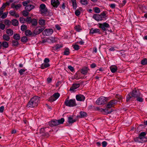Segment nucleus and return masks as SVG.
I'll return each mask as SVG.
<instances>
[{
    "label": "nucleus",
    "mask_w": 147,
    "mask_h": 147,
    "mask_svg": "<svg viewBox=\"0 0 147 147\" xmlns=\"http://www.w3.org/2000/svg\"><path fill=\"white\" fill-rule=\"evenodd\" d=\"M100 15L101 16V17H102V20L103 18H104L106 14L104 12H103L102 13H101Z\"/></svg>",
    "instance_id": "60"
},
{
    "label": "nucleus",
    "mask_w": 147,
    "mask_h": 147,
    "mask_svg": "<svg viewBox=\"0 0 147 147\" xmlns=\"http://www.w3.org/2000/svg\"><path fill=\"white\" fill-rule=\"evenodd\" d=\"M76 119H74L71 116L68 117V122L69 123H72L76 121Z\"/></svg>",
    "instance_id": "26"
},
{
    "label": "nucleus",
    "mask_w": 147,
    "mask_h": 147,
    "mask_svg": "<svg viewBox=\"0 0 147 147\" xmlns=\"http://www.w3.org/2000/svg\"><path fill=\"white\" fill-rule=\"evenodd\" d=\"M69 50L68 49H65V51L64 52V55H68L69 54Z\"/></svg>",
    "instance_id": "49"
},
{
    "label": "nucleus",
    "mask_w": 147,
    "mask_h": 147,
    "mask_svg": "<svg viewBox=\"0 0 147 147\" xmlns=\"http://www.w3.org/2000/svg\"><path fill=\"white\" fill-rule=\"evenodd\" d=\"M30 1V0H28L26 1L23 2H22L23 5L24 6H26L28 5V3Z\"/></svg>",
    "instance_id": "51"
},
{
    "label": "nucleus",
    "mask_w": 147,
    "mask_h": 147,
    "mask_svg": "<svg viewBox=\"0 0 147 147\" xmlns=\"http://www.w3.org/2000/svg\"><path fill=\"white\" fill-rule=\"evenodd\" d=\"M20 21L21 23H24L26 21V19L23 17H20Z\"/></svg>",
    "instance_id": "50"
},
{
    "label": "nucleus",
    "mask_w": 147,
    "mask_h": 147,
    "mask_svg": "<svg viewBox=\"0 0 147 147\" xmlns=\"http://www.w3.org/2000/svg\"><path fill=\"white\" fill-rule=\"evenodd\" d=\"M3 38L4 40L6 41H9L10 39L9 36L7 34H4L3 36Z\"/></svg>",
    "instance_id": "33"
},
{
    "label": "nucleus",
    "mask_w": 147,
    "mask_h": 147,
    "mask_svg": "<svg viewBox=\"0 0 147 147\" xmlns=\"http://www.w3.org/2000/svg\"><path fill=\"white\" fill-rule=\"evenodd\" d=\"M108 99L105 97L101 96L96 101V103L98 105H103L107 102Z\"/></svg>",
    "instance_id": "3"
},
{
    "label": "nucleus",
    "mask_w": 147,
    "mask_h": 147,
    "mask_svg": "<svg viewBox=\"0 0 147 147\" xmlns=\"http://www.w3.org/2000/svg\"><path fill=\"white\" fill-rule=\"evenodd\" d=\"M40 11L41 13L43 16H47L49 15V13L45 5L44 4H41L40 6Z\"/></svg>",
    "instance_id": "4"
},
{
    "label": "nucleus",
    "mask_w": 147,
    "mask_h": 147,
    "mask_svg": "<svg viewBox=\"0 0 147 147\" xmlns=\"http://www.w3.org/2000/svg\"><path fill=\"white\" fill-rule=\"evenodd\" d=\"M13 38L14 39L17 40H20V38L19 34H14L13 36Z\"/></svg>",
    "instance_id": "34"
},
{
    "label": "nucleus",
    "mask_w": 147,
    "mask_h": 147,
    "mask_svg": "<svg viewBox=\"0 0 147 147\" xmlns=\"http://www.w3.org/2000/svg\"><path fill=\"white\" fill-rule=\"evenodd\" d=\"M73 48L76 50H78L79 49V46L78 45H72Z\"/></svg>",
    "instance_id": "55"
},
{
    "label": "nucleus",
    "mask_w": 147,
    "mask_h": 147,
    "mask_svg": "<svg viewBox=\"0 0 147 147\" xmlns=\"http://www.w3.org/2000/svg\"><path fill=\"white\" fill-rule=\"evenodd\" d=\"M75 29L78 32H80L82 30V28L79 25H76L75 27Z\"/></svg>",
    "instance_id": "36"
},
{
    "label": "nucleus",
    "mask_w": 147,
    "mask_h": 147,
    "mask_svg": "<svg viewBox=\"0 0 147 147\" xmlns=\"http://www.w3.org/2000/svg\"><path fill=\"white\" fill-rule=\"evenodd\" d=\"M49 43H55L57 40L56 38L53 37H50L48 38Z\"/></svg>",
    "instance_id": "23"
},
{
    "label": "nucleus",
    "mask_w": 147,
    "mask_h": 147,
    "mask_svg": "<svg viewBox=\"0 0 147 147\" xmlns=\"http://www.w3.org/2000/svg\"><path fill=\"white\" fill-rule=\"evenodd\" d=\"M12 24L14 26H17L18 24V21L16 19H13L11 20Z\"/></svg>",
    "instance_id": "29"
},
{
    "label": "nucleus",
    "mask_w": 147,
    "mask_h": 147,
    "mask_svg": "<svg viewBox=\"0 0 147 147\" xmlns=\"http://www.w3.org/2000/svg\"><path fill=\"white\" fill-rule=\"evenodd\" d=\"M47 128L46 127L41 128L40 130V132L41 133H45L46 131L45 129Z\"/></svg>",
    "instance_id": "63"
},
{
    "label": "nucleus",
    "mask_w": 147,
    "mask_h": 147,
    "mask_svg": "<svg viewBox=\"0 0 147 147\" xmlns=\"http://www.w3.org/2000/svg\"><path fill=\"white\" fill-rule=\"evenodd\" d=\"M40 98L35 96L32 98L28 102L27 107H37L39 102Z\"/></svg>",
    "instance_id": "1"
},
{
    "label": "nucleus",
    "mask_w": 147,
    "mask_h": 147,
    "mask_svg": "<svg viewBox=\"0 0 147 147\" xmlns=\"http://www.w3.org/2000/svg\"><path fill=\"white\" fill-rule=\"evenodd\" d=\"M58 122V125L60 124H63L64 121V118H61L60 119L57 120Z\"/></svg>",
    "instance_id": "45"
},
{
    "label": "nucleus",
    "mask_w": 147,
    "mask_h": 147,
    "mask_svg": "<svg viewBox=\"0 0 147 147\" xmlns=\"http://www.w3.org/2000/svg\"><path fill=\"white\" fill-rule=\"evenodd\" d=\"M117 101L114 100H112L109 102L107 105V107L108 108H111L116 103Z\"/></svg>",
    "instance_id": "16"
},
{
    "label": "nucleus",
    "mask_w": 147,
    "mask_h": 147,
    "mask_svg": "<svg viewBox=\"0 0 147 147\" xmlns=\"http://www.w3.org/2000/svg\"><path fill=\"white\" fill-rule=\"evenodd\" d=\"M110 69L113 73H115L117 69V67L115 65H112L110 67Z\"/></svg>",
    "instance_id": "20"
},
{
    "label": "nucleus",
    "mask_w": 147,
    "mask_h": 147,
    "mask_svg": "<svg viewBox=\"0 0 147 147\" xmlns=\"http://www.w3.org/2000/svg\"><path fill=\"white\" fill-rule=\"evenodd\" d=\"M21 7L22 5L20 4L16 5L14 3H13L11 5V7L13 8H15L17 10L19 9Z\"/></svg>",
    "instance_id": "18"
},
{
    "label": "nucleus",
    "mask_w": 147,
    "mask_h": 147,
    "mask_svg": "<svg viewBox=\"0 0 147 147\" xmlns=\"http://www.w3.org/2000/svg\"><path fill=\"white\" fill-rule=\"evenodd\" d=\"M6 32L9 36H12L13 33V31L10 29H7Z\"/></svg>",
    "instance_id": "28"
},
{
    "label": "nucleus",
    "mask_w": 147,
    "mask_h": 147,
    "mask_svg": "<svg viewBox=\"0 0 147 147\" xmlns=\"http://www.w3.org/2000/svg\"><path fill=\"white\" fill-rule=\"evenodd\" d=\"M18 45V42L16 40L12 41V45L13 46H15Z\"/></svg>",
    "instance_id": "53"
},
{
    "label": "nucleus",
    "mask_w": 147,
    "mask_h": 147,
    "mask_svg": "<svg viewBox=\"0 0 147 147\" xmlns=\"http://www.w3.org/2000/svg\"><path fill=\"white\" fill-rule=\"evenodd\" d=\"M131 95L132 97L136 98L141 96V94L139 90H137L136 88L134 89L132 91L131 93Z\"/></svg>",
    "instance_id": "5"
},
{
    "label": "nucleus",
    "mask_w": 147,
    "mask_h": 147,
    "mask_svg": "<svg viewBox=\"0 0 147 147\" xmlns=\"http://www.w3.org/2000/svg\"><path fill=\"white\" fill-rule=\"evenodd\" d=\"M60 94L58 92L54 93L49 98V100L51 102H53L58 98Z\"/></svg>",
    "instance_id": "6"
},
{
    "label": "nucleus",
    "mask_w": 147,
    "mask_h": 147,
    "mask_svg": "<svg viewBox=\"0 0 147 147\" xmlns=\"http://www.w3.org/2000/svg\"><path fill=\"white\" fill-rule=\"evenodd\" d=\"M80 116L79 117L80 118H82L87 116V114L86 112L83 111H80Z\"/></svg>",
    "instance_id": "27"
},
{
    "label": "nucleus",
    "mask_w": 147,
    "mask_h": 147,
    "mask_svg": "<svg viewBox=\"0 0 147 147\" xmlns=\"http://www.w3.org/2000/svg\"><path fill=\"white\" fill-rule=\"evenodd\" d=\"M5 23L7 25H9L10 24L11 22L8 20H5Z\"/></svg>",
    "instance_id": "58"
},
{
    "label": "nucleus",
    "mask_w": 147,
    "mask_h": 147,
    "mask_svg": "<svg viewBox=\"0 0 147 147\" xmlns=\"http://www.w3.org/2000/svg\"><path fill=\"white\" fill-rule=\"evenodd\" d=\"M32 19L31 17H28L26 18V21L28 24H30L31 23V21H32Z\"/></svg>",
    "instance_id": "43"
},
{
    "label": "nucleus",
    "mask_w": 147,
    "mask_h": 147,
    "mask_svg": "<svg viewBox=\"0 0 147 147\" xmlns=\"http://www.w3.org/2000/svg\"><path fill=\"white\" fill-rule=\"evenodd\" d=\"M64 104L66 106L70 107L75 106L77 105L75 99H71L68 100L67 98L65 101Z\"/></svg>",
    "instance_id": "2"
},
{
    "label": "nucleus",
    "mask_w": 147,
    "mask_h": 147,
    "mask_svg": "<svg viewBox=\"0 0 147 147\" xmlns=\"http://www.w3.org/2000/svg\"><path fill=\"white\" fill-rule=\"evenodd\" d=\"M101 111L105 114H108L110 113L112 111L111 109L110 108H108L107 107L105 109H101Z\"/></svg>",
    "instance_id": "10"
},
{
    "label": "nucleus",
    "mask_w": 147,
    "mask_h": 147,
    "mask_svg": "<svg viewBox=\"0 0 147 147\" xmlns=\"http://www.w3.org/2000/svg\"><path fill=\"white\" fill-rule=\"evenodd\" d=\"M50 65L48 63H43L40 66V68L42 69H44L49 67Z\"/></svg>",
    "instance_id": "30"
},
{
    "label": "nucleus",
    "mask_w": 147,
    "mask_h": 147,
    "mask_svg": "<svg viewBox=\"0 0 147 147\" xmlns=\"http://www.w3.org/2000/svg\"><path fill=\"white\" fill-rule=\"evenodd\" d=\"M49 41L48 38L44 39L42 41V43H45L46 42H47L49 43Z\"/></svg>",
    "instance_id": "62"
},
{
    "label": "nucleus",
    "mask_w": 147,
    "mask_h": 147,
    "mask_svg": "<svg viewBox=\"0 0 147 147\" xmlns=\"http://www.w3.org/2000/svg\"><path fill=\"white\" fill-rule=\"evenodd\" d=\"M116 6V5L114 3H112L110 5V7L112 9H114Z\"/></svg>",
    "instance_id": "64"
},
{
    "label": "nucleus",
    "mask_w": 147,
    "mask_h": 147,
    "mask_svg": "<svg viewBox=\"0 0 147 147\" xmlns=\"http://www.w3.org/2000/svg\"><path fill=\"white\" fill-rule=\"evenodd\" d=\"M44 29V27H37L34 30V33L36 35L42 32Z\"/></svg>",
    "instance_id": "8"
},
{
    "label": "nucleus",
    "mask_w": 147,
    "mask_h": 147,
    "mask_svg": "<svg viewBox=\"0 0 147 147\" xmlns=\"http://www.w3.org/2000/svg\"><path fill=\"white\" fill-rule=\"evenodd\" d=\"M88 70L89 69L87 67H86L81 69V72L83 74L86 75L88 72Z\"/></svg>",
    "instance_id": "25"
},
{
    "label": "nucleus",
    "mask_w": 147,
    "mask_h": 147,
    "mask_svg": "<svg viewBox=\"0 0 147 147\" xmlns=\"http://www.w3.org/2000/svg\"><path fill=\"white\" fill-rule=\"evenodd\" d=\"M99 27L104 31L106 30V28H109V24L106 22H105L102 24H99Z\"/></svg>",
    "instance_id": "9"
},
{
    "label": "nucleus",
    "mask_w": 147,
    "mask_h": 147,
    "mask_svg": "<svg viewBox=\"0 0 147 147\" xmlns=\"http://www.w3.org/2000/svg\"><path fill=\"white\" fill-rule=\"evenodd\" d=\"M75 15L77 16H79L80 14V11L78 9L75 11Z\"/></svg>",
    "instance_id": "59"
},
{
    "label": "nucleus",
    "mask_w": 147,
    "mask_h": 147,
    "mask_svg": "<svg viewBox=\"0 0 147 147\" xmlns=\"http://www.w3.org/2000/svg\"><path fill=\"white\" fill-rule=\"evenodd\" d=\"M22 15L24 16H26L28 15V13L27 11H23L22 12Z\"/></svg>",
    "instance_id": "57"
},
{
    "label": "nucleus",
    "mask_w": 147,
    "mask_h": 147,
    "mask_svg": "<svg viewBox=\"0 0 147 147\" xmlns=\"http://www.w3.org/2000/svg\"><path fill=\"white\" fill-rule=\"evenodd\" d=\"M146 134V132H142L139 134V136L143 142H146L147 141V138L145 136Z\"/></svg>",
    "instance_id": "7"
},
{
    "label": "nucleus",
    "mask_w": 147,
    "mask_h": 147,
    "mask_svg": "<svg viewBox=\"0 0 147 147\" xmlns=\"http://www.w3.org/2000/svg\"><path fill=\"white\" fill-rule=\"evenodd\" d=\"M92 18L96 20L99 21L102 20V18L101 16L99 14H94Z\"/></svg>",
    "instance_id": "15"
},
{
    "label": "nucleus",
    "mask_w": 147,
    "mask_h": 147,
    "mask_svg": "<svg viewBox=\"0 0 147 147\" xmlns=\"http://www.w3.org/2000/svg\"><path fill=\"white\" fill-rule=\"evenodd\" d=\"M49 125L51 127L56 126L58 125V122L57 120L54 119L49 121Z\"/></svg>",
    "instance_id": "12"
},
{
    "label": "nucleus",
    "mask_w": 147,
    "mask_h": 147,
    "mask_svg": "<svg viewBox=\"0 0 147 147\" xmlns=\"http://www.w3.org/2000/svg\"><path fill=\"white\" fill-rule=\"evenodd\" d=\"M34 7V6L32 5H28L25 7V9L26 11H30Z\"/></svg>",
    "instance_id": "21"
},
{
    "label": "nucleus",
    "mask_w": 147,
    "mask_h": 147,
    "mask_svg": "<svg viewBox=\"0 0 147 147\" xmlns=\"http://www.w3.org/2000/svg\"><path fill=\"white\" fill-rule=\"evenodd\" d=\"M133 97L130 93H129L126 97V101L128 102L130 100H131L133 99Z\"/></svg>",
    "instance_id": "31"
},
{
    "label": "nucleus",
    "mask_w": 147,
    "mask_h": 147,
    "mask_svg": "<svg viewBox=\"0 0 147 147\" xmlns=\"http://www.w3.org/2000/svg\"><path fill=\"white\" fill-rule=\"evenodd\" d=\"M80 2L82 4L84 5H86L88 4V2L87 0H81Z\"/></svg>",
    "instance_id": "47"
},
{
    "label": "nucleus",
    "mask_w": 147,
    "mask_h": 147,
    "mask_svg": "<svg viewBox=\"0 0 147 147\" xmlns=\"http://www.w3.org/2000/svg\"><path fill=\"white\" fill-rule=\"evenodd\" d=\"M134 140L135 142H138L139 143H143V141L138 136L137 137L134 139Z\"/></svg>",
    "instance_id": "40"
},
{
    "label": "nucleus",
    "mask_w": 147,
    "mask_h": 147,
    "mask_svg": "<svg viewBox=\"0 0 147 147\" xmlns=\"http://www.w3.org/2000/svg\"><path fill=\"white\" fill-rule=\"evenodd\" d=\"M28 40L26 36L22 37L21 39V40L22 42H26Z\"/></svg>",
    "instance_id": "44"
},
{
    "label": "nucleus",
    "mask_w": 147,
    "mask_h": 147,
    "mask_svg": "<svg viewBox=\"0 0 147 147\" xmlns=\"http://www.w3.org/2000/svg\"><path fill=\"white\" fill-rule=\"evenodd\" d=\"M94 11L96 13H99L100 11L99 8L98 7H95L94 8Z\"/></svg>",
    "instance_id": "48"
},
{
    "label": "nucleus",
    "mask_w": 147,
    "mask_h": 147,
    "mask_svg": "<svg viewBox=\"0 0 147 147\" xmlns=\"http://www.w3.org/2000/svg\"><path fill=\"white\" fill-rule=\"evenodd\" d=\"M107 144V142L105 141H103L102 142V144L103 147H106Z\"/></svg>",
    "instance_id": "61"
},
{
    "label": "nucleus",
    "mask_w": 147,
    "mask_h": 147,
    "mask_svg": "<svg viewBox=\"0 0 147 147\" xmlns=\"http://www.w3.org/2000/svg\"><path fill=\"white\" fill-rule=\"evenodd\" d=\"M141 63L143 65L147 64V59L145 58L142 60L141 61Z\"/></svg>",
    "instance_id": "41"
},
{
    "label": "nucleus",
    "mask_w": 147,
    "mask_h": 147,
    "mask_svg": "<svg viewBox=\"0 0 147 147\" xmlns=\"http://www.w3.org/2000/svg\"><path fill=\"white\" fill-rule=\"evenodd\" d=\"M80 84H73L72 86L70 88V90L74 91L75 89L79 87Z\"/></svg>",
    "instance_id": "19"
},
{
    "label": "nucleus",
    "mask_w": 147,
    "mask_h": 147,
    "mask_svg": "<svg viewBox=\"0 0 147 147\" xmlns=\"http://www.w3.org/2000/svg\"><path fill=\"white\" fill-rule=\"evenodd\" d=\"M26 26L25 25H22L21 26V29L22 31H24L26 30Z\"/></svg>",
    "instance_id": "54"
},
{
    "label": "nucleus",
    "mask_w": 147,
    "mask_h": 147,
    "mask_svg": "<svg viewBox=\"0 0 147 147\" xmlns=\"http://www.w3.org/2000/svg\"><path fill=\"white\" fill-rule=\"evenodd\" d=\"M27 70L26 69H21L18 72L21 75H22L23 74L24 72H25Z\"/></svg>",
    "instance_id": "46"
},
{
    "label": "nucleus",
    "mask_w": 147,
    "mask_h": 147,
    "mask_svg": "<svg viewBox=\"0 0 147 147\" xmlns=\"http://www.w3.org/2000/svg\"><path fill=\"white\" fill-rule=\"evenodd\" d=\"M31 23H32V26H35L37 25V22L36 19H33L32 20Z\"/></svg>",
    "instance_id": "38"
},
{
    "label": "nucleus",
    "mask_w": 147,
    "mask_h": 147,
    "mask_svg": "<svg viewBox=\"0 0 147 147\" xmlns=\"http://www.w3.org/2000/svg\"><path fill=\"white\" fill-rule=\"evenodd\" d=\"M142 95L141 94V96L136 97L137 98L136 100L137 101L140 102H142L143 101L144 99L142 98Z\"/></svg>",
    "instance_id": "39"
},
{
    "label": "nucleus",
    "mask_w": 147,
    "mask_h": 147,
    "mask_svg": "<svg viewBox=\"0 0 147 147\" xmlns=\"http://www.w3.org/2000/svg\"><path fill=\"white\" fill-rule=\"evenodd\" d=\"M9 47V43L6 41H3L2 42V48L3 47V49H6L7 48Z\"/></svg>",
    "instance_id": "24"
},
{
    "label": "nucleus",
    "mask_w": 147,
    "mask_h": 147,
    "mask_svg": "<svg viewBox=\"0 0 147 147\" xmlns=\"http://www.w3.org/2000/svg\"><path fill=\"white\" fill-rule=\"evenodd\" d=\"M73 8L75 9H76L77 8V4L76 2V0H71Z\"/></svg>",
    "instance_id": "35"
},
{
    "label": "nucleus",
    "mask_w": 147,
    "mask_h": 147,
    "mask_svg": "<svg viewBox=\"0 0 147 147\" xmlns=\"http://www.w3.org/2000/svg\"><path fill=\"white\" fill-rule=\"evenodd\" d=\"M97 33L99 34L100 33V30L98 28H92L90 30L89 34H93Z\"/></svg>",
    "instance_id": "11"
},
{
    "label": "nucleus",
    "mask_w": 147,
    "mask_h": 147,
    "mask_svg": "<svg viewBox=\"0 0 147 147\" xmlns=\"http://www.w3.org/2000/svg\"><path fill=\"white\" fill-rule=\"evenodd\" d=\"M25 34L26 36H29L32 34V33L30 30H27L25 31Z\"/></svg>",
    "instance_id": "32"
},
{
    "label": "nucleus",
    "mask_w": 147,
    "mask_h": 147,
    "mask_svg": "<svg viewBox=\"0 0 147 147\" xmlns=\"http://www.w3.org/2000/svg\"><path fill=\"white\" fill-rule=\"evenodd\" d=\"M5 27V25L2 24V23H0V29L2 30H4Z\"/></svg>",
    "instance_id": "56"
},
{
    "label": "nucleus",
    "mask_w": 147,
    "mask_h": 147,
    "mask_svg": "<svg viewBox=\"0 0 147 147\" xmlns=\"http://www.w3.org/2000/svg\"><path fill=\"white\" fill-rule=\"evenodd\" d=\"M63 45L62 44H57L55 47V49L56 50H58L63 47Z\"/></svg>",
    "instance_id": "37"
},
{
    "label": "nucleus",
    "mask_w": 147,
    "mask_h": 147,
    "mask_svg": "<svg viewBox=\"0 0 147 147\" xmlns=\"http://www.w3.org/2000/svg\"><path fill=\"white\" fill-rule=\"evenodd\" d=\"M45 20L43 19L40 20L39 21V24L42 25H45Z\"/></svg>",
    "instance_id": "42"
},
{
    "label": "nucleus",
    "mask_w": 147,
    "mask_h": 147,
    "mask_svg": "<svg viewBox=\"0 0 147 147\" xmlns=\"http://www.w3.org/2000/svg\"><path fill=\"white\" fill-rule=\"evenodd\" d=\"M53 32V31L52 29H46L44 31L45 34L46 36H49Z\"/></svg>",
    "instance_id": "17"
},
{
    "label": "nucleus",
    "mask_w": 147,
    "mask_h": 147,
    "mask_svg": "<svg viewBox=\"0 0 147 147\" xmlns=\"http://www.w3.org/2000/svg\"><path fill=\"white\" fill-rule=\"evenodd\" d=\"M7 12H5L3 13L1 16V18L2 19L5 18L7 17Z\"/></svg>",
    "instance_id": "52"
},
{
    "label": "nucleus",
    "mask_w": 147,
    "mask_h": 147,
    "mask_svg": "<svg viewBox=\"0 0 147 147\" xmlns=\"http://www.w3.org/2000/svg\"><path fill=\"white\" fill-rule=\"evenodd\" d=\"M9 14L13 16H15L16 18H18L19 17V15L16 12L13 10H10L9 12Z\"/></svg>",
    "instance_id": "22"
},
{
    "label": "nucleus",
    "mask_w": 147,
    "mask_h": 147,
    "mask_svg": "<svg viewBox=\"0 0 147 147\" xmlns=\"http://www.w3.org/2000/svg\"><path fill=\"white\" fill-rule=\"evenodd\" d=\"M85 96L82 94L77 95L76 96V99L78 101H84L85 100Z\"/></svg>",
    "instance_id": "13"
},
{
    "label": "nucleus",
    "mask_w": 147,
    "mask_h": 147,
    "mask_svg": "<svg viewBox=\"0 0 147 147\" xmlns=\"http://www.w3.org/2000/svg\"><path fill=\"white\" fill-rule=\"evenodd\" d=\"M51 4L54 7L57 8L60 4L58 0H51Z\"/></svg>",
    "instance_id": "14"
}]
</instances>
